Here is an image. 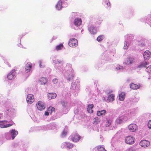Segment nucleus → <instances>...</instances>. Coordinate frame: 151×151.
<instances>
[{
    "instance_id": "f257e3e1",
    "label": "nucleus",
    "mask_w": 151,
    "mask_h": 151,
    "mask_svg": "<svg viewBox=\"0 0 151 151\" xmlns=\"http://www.w3.org/2000/svg\"><path fill=\"white\" fill-rule=\"evenodd\" d=\"M128 120L127 117L124 116L122 115L118 116L116 119L115 123L116 124H121L126 122Z\"/></svg>"
},
{
    "instance_id": "f03ea898",
    "label": "nucleus",
    "mask_w": 151,
    "mask_h": 151,
    "mask_svg": "<svg viewBox=\"0 0 151 151\" xmlns=\"http://www.w3.org/2000/svg\"><path fill=\"white\" fill-rule=\"evenodd\" d=\"M135 142L134 137L131 136H128L126 137L125 139V142L127 144L132 145Z\"/></svg>"
},
{
    "instance_id": "7ed1b4c3",
    "label": "nucleus",
    "mask_w": 151,
    "mask_h": 151,
    "mask_svg": "<svg viewBox=\"0 0 151 151\" xmlns=\"http://www.w3.org/2000/svg\"><path fill=\"white\" fill-rule=\"evenodd\" d=\"M68 45L70 47H75L78 45V41L75 38L71 39L69 40Z\"/></svg>"
},
{
    "instance_id": "20e7f679",
    "label": "nucleus",
    "mask_w": 151,
    "mask_h": 151,
    "mask_svg": "<svg viewBox=\"0 0 151 151\" xmlns=\"http://www.w3.org/2000/svg\"><path fill=\"white\" fill-rule=\"evenodd\" d=\"M81 137L77 133L73 134L71 137L72 140L74 142H76L81 139Z\"/></svg>"
},
{
    "instance_id": "39448f33",
    "label": "nucleus",
    "mask_w": 151,
    "mask_h": 151,
    "mask_svg": "<svg viewBox=\"0 0 151 151\" xmlns=\"http://www.w3.org/2000/svg\"><path fill=\"white\" fill-rule=\"evenodd\" d=\"M26 101L28 103H32L35 101L33 95L31 94H28L27 97Z\"/></svg>"
},
{
    "instance_id": "423d86ee",
    "label": "nucleus",
    "mask_w": 151,
    "mask_h": 151,
    "mask_svg": "<svg viewBox=\"0 0 151 151\" xmlns=\"http://www.w3.org/2000/svg\"><path fill=\"white\" fill-rule=\"evenodd\" d=\"M36 106L38 109L40 111L43 110L45 108L44 104L40 101L38 102V103L36 104Z\"/></svg>"
},
{
    "instance_id": "0eeeda50",
    "label": "nucleus",
    "mask_w": 151,
    "mask_h": 151,
    "mask_svg": "<svg viewBox=\"0 0 151 151\" xmlns=\"http://www.w3.org/2000/svg\"><path fill=\"white\" fill-rule=\"evenodd\" d=\"M16 70L15 69L12 70L8 74L7 78L9 80H12L15 78L16 76L14 72Z\"/></svg>"
},
{
    "instance_id": "6e6552de",
    "label": "nucleus",
    "mask_w": 151,
    "mask_h": 151,
    "mask_svg": "<svg viewBox=\"0 0 151 151\" xmlns=\"http://www.w3.org/2000/svg\"><path fill=\"white\" fill-rule=\"evenodd\" d=\"M128 128L130 131L134 132L137 129V127L136 124H131L129 125Z\"/></svg>"
},
{
    "instance_id": "1a4fd4ad",
    "label": "nucleus",
    "mask_w": 151,
    "mask_h": 151,
    "mask_svg": "<svg viewBox=\"0 0 151 151\" xmlns=\"http://www.w3.org/2000/svg\"><path fill=\"white\" fill-rule=\"evenodd\" d=\"M139 145L142 147H147L149 145L150 142L148 141L143 140L140 142Z\"/></svg>"
},
{
    "instance_id": "9d476101",
    "label": "nucleus",
    "mask_w": 151,
    "mask_h": 151,
    "mask_svg": "<svg viewBox=\"0 0 151 151\" xmlns=\"http://www.w3.org/2000/svg\"><path fill=\"white\" fill-rule=\"evenodd\" d=\"M151 53L149 50H146L144 53L143 56L145 59L146 60L150 57Z\"/></svg>"
},
{
    "instance_id": "9b49d317",
    "label": "nucleus",
    "mask_w": 151,
    "mask_h": 151,
    "mask_svg": "<svg viewBox=\"0 0 151 151\" xmlns=\"http://www.w3.org/2000/svg\"><path fill=\"white\" fill-rule=\"evenodd\" d=\"M66 146L67 148L69 149H71L73 148V144L70 142H63L62 145V146Z\"/></svg>"
},
{
    "instance_id": "f8f14e48",
    "label": "nucleus",
    "mask_w": 151,
    "mask_h": 151,
    "mask_svg": "<svg viewBox=\"0 0 151 151\" xmlns=\"http://www.w3.org/2000/svg\"><path fill=\"white\" fill-rule=\"evenodd\" d=\"M32 68V65L30 63H28L25 66V70L27 73L29 72Z\"/></svg>"
},
{
    "instance_id": "ddd939ff",
    "label": "nucleus",
    "mask_w": 151,
    "mask_h": 151,
    "mask_svg": "<svg viewBox=\"0 0 151 151\" xmlns=\"http://www.w3.org/2000/svg\"><path fill=\"white\" fill-rule=\"evenodd\" d=\"M56 96L57 95L55 93H49L47 94L48 99L50 100L55 99Z\"/></svg>"
},
{
    "instance_id": "4468645a",
    "label": "nucleus",
    "mask_w": 151,
    "mask_h": 151,
    "mask_svg": "<svg viewBox=\"0 0 151 151\" xmlns=\"http://www.w3.org/2000/svg\"><path fill=\"white\" fill-rule=\"evenodd\" d=\"M129 86L131 88L134 90L139 89L140 87L139 84L137 85L133 83L130 84Z\"/></svg>"
},
{
    "instance_id": "2eb2a0df",
    "label": "nucleus",
    "mask_w": 151,
    "mask_h": 151,
    "mask_svg": "<svg viewBox=\"0 0 151 151\" xmlns=\"http://www.w3.org/2000/svg\"><path fill=\"white\" fill-rule=\"evenodd\" d=\"M82 22V20L80 18H77L75 19L74 24L76 26H78L81 25Z\"/></svg>"
},
{
    "instance_id": "dca6fc26",
    "label": "nucleus",
    "mask_w": 151,
    "mask_h": 151,
    "mask_svg": "<svg viewBox=\"0 0 151 151\" xmlns=\"http://www.w3.org/2000/svg\"><path fill=\"white\" fill-rule=\"evenodd\" d=\"M90 33L93 34H95L97 32V30L93 27L91 26L88 29Z\"/></svg>"
},
{
    "instance_id": "f3484780",
    "label": "nucleus",
    "mask_w": 151,
    "mask_h": 151,
    "mask_svg": "<svg viewBox=\"0 0 151 151\" xmlns=\"http://www.w3.org/2000/svg\"><path fill=\"white\" fill-rule=\"evenodd\" d=\"M125 94L124 92H122L119 95V100L120 101H123L125 99Z\"/></svg>"
},
{
    "instance_id": "a211bd4d",
    "label": "nucleus",
    "mask_w": 151,
    "mask_h": 151,
    "mask_svg": "<svg viewBox=\"0 0 151 151\" xmlns=\"http://www.w3.org/2000/svg\"><path fill=\"white\" fill-rule=\"evenodd\" d=\"M93 107V104H89L87 108V111L89 113H92L93 112L92 109Z\"/></svg>"
},
{
    "instance_id": "6ab92c4d",
    "label": "nucleus",
    "mask_w": 151,
    "mask_h": 151,
    "mask_svg": "<svg viewBox=\"0 0 151 151\" xmlns=\"http://www.w3.org/2000/svg\"><path fill=\"white\" fill-rule=\"evenodd\" d=\"M18 132L15 131L14 129H12L11 132L12 139H14L15 137L17 136L18 134Z\"/></svg>"
},
{
    "instance_id": "aec40b11",
    "label": "nucleus",
    "mask_w": 151,
    "mask_h": 151,
    "mask_svg": "<svg viewBox=\"0 0 151 151\" xmlns=\"http://www.w3.org/2000/svg\"><path fill=\"white\" fill-rule=\"evenodd\" d=\"M62 7V1L61 0H59L56 5V8L58 10H60Z\"/></svg>"
},
{
    "instance_id": "412c9836",
    "label": "nucleus",
    "mask_w": 151,
    "mask_h": 151,
    "mask_svg": "<svg viewBox=\"0 0 151 151\" xmlns=\"http://www.w3.org/2000/svg\"><path fill=\"white\" fill-rule=\"evenodd\" d=\"M114 100V96L113 94L109 95L108 97V100L109 102H112Z\"/></svg>"
},
{
    "instance_id": "4be33fe9",
    "label": "nucleus",
    "mask_w": 151,
    "mask_h": 151,
    "mask_svg": "<svg viewBox=\"0 0 151 151\" xmlns=\"http://www.w3.org/2000/svg\"><path fill=\"white\" fill-rule=\"evenodd\" d=\"M100 119L97 117L94 118L93 119V123L96 124H98L100 121Z\"/></svg>"
},
{
    "instance_id": "5701e85b",
    "label": "nucleus",
    "mask_w": 151,
    "mask_h": 151,
    "mask_svg": "<svg viewBox=\"0 0 151 151\" xmlns=\"http://www.w3.org/2000/svg\"><path fill=\"white\" fill-rule=\"evenodd\" d=\"M106 111L105 110L98 111L97 112V115L98 116H101L104 114Z\"/></svg>"
},
{
    "instance_id": "b1692460",
    "label": "nucleus",
    "mask_w": 151,
    "mask_h": 151,
    "mask_svg": "<svg viewBox=\"0 0 151 151\" xmlns=\"http://www.w3.org/2000/svg\"><path fill=\"white\" fill-rule=\"evenodd\" d=\"M47 110L50 114H51L53 112H55V108L52 107H50L49 108H48Z\"/></svg>"
},
{
    "instance_id": "393cba45",
    "label": "nucleus",
    "mask_w": 151,
    "mask_h": 151,
    "mask_svg": "<svg viewBox=\"0 0 151 151\" xmlns=\"http://www.w3.org/2000/svg\"><path fill=\"white\" fill-rule=\"evenodd\" d=\"M96 148L99 151H106L104 147L101 146H97Z\"/></svg>"
},
{
    "instance_id": "a878e982",
    "label": "nucleus",
    "mask_w": 151,
    "mask_h": 151,
    "mask_svg": "<svg viewBox=\"0 0 151 151\" xmlns=\"http://www.w3.org/2000/svg\"><path fill=\"white\" fill-rule=\"evenodd\" d=\"M134 59L132 58H129L127 61V63L128 64H132L133 62Z\"/></svg>"
},
{
    "instance_id": "bb28decb",
    "label": "nucleus",
    "mask_w": 151,
    "mask_h": 151,
    "mask_svg": "<svg viewBox=\"0 0 151 151\" xmlns=\"http://www.w3.org/2000/svg\"><path fill=\"white\" fill-rule=\"evenodd\" d=\"M40 81L41 82L42 85H45L47 82V80L45 78H42L40 80Z\"/></svg>"
},
{
    "instance_id": "cd10ccee",
    "label": "nucleus",
    "mask_w": 151,
    "mask_h": 151,
    "mask_svg": "<svg viewBox=\"0 0 151 151\" xmlns=\"http://www.w3.org/2000/svg\"><path fill=\"white\" fill-rule=\"evenodd\" d=\"M104 38V35L99 36L97 38V40L98 42L101 41Z\"/></svg>"
},
{
    "instance_id": "c85d7f7f",
    "label": "nucleus",
    "mask_w": 151,
    "mask_h": 151,
    "mask_svg": "<svg viewBox=\"0 0 151 151\" xmlns=\"http://www.w3.org/2000/svg\"><path fill=\"white\" fill-rule=\"evenodd\" d=\"M60 104L63 107H65L67 104V102L64 101H61L60 102Z\"/></svg>"
},
{
    "instance_id": "c756f323",
    "label": "nucleus",
    "mask_w": 151,
    "mask_h": 151,
    "mask_svg": "<svg viewBox=\"0 0 151 151\" xmlns=\"http://www.w3.org/2000/svg\"><path fill=\"white\" fill-rule=\"evenodd\" d=\"M138 45L141 47H144L145 46V42L144 41H140L139 42Z\"/></svg>"
},
{
    "instance_id": "7c9ffc66",
    "label": "nucleus",
    "mask_w": 151,
    "mask_h": 151,
    "mask_svg": "<svg viewBox=\"0 0 151 151\" xmlns=\"http://www.w3.org/2000/svg\"><path fill=\"white\" fill-rule=\"evenodd\" d=\"M63 45L61 44L60 45L57 46L56 47V49L57 50H60L63 47Z\"/></svg>"
},
{
    "instance_id": "2f4dec72",
    "label": "nucleus",
    "mask_w": 151,
    "mask_h": 151,
    "mask_svg": "<svg viewBox=\"0 0 151 151\" xmlns=\"http://www.w3.org/2000/svg\"><path fill=\"white\" fill-rule=\"evenodd\" d=\"M74 77V76L72 74H69L68 75V76L66 77L68 81L70 80L73 78Z\"/></svg>"
},
{
    "instance_id": "473e14b6",
    "label": "nucleus",
    "mask_w": 151,
    "mask_h": 151,
    "mask_svg": "<svg viewBox=\"0 0 151 151\" xmlns=\"http://www.w3.org/2000/svg\"><path fill=\"white\" fill-rule=\"evenodd\" d=\"M129 46V43L127 42H125L124 43V49H127L128 47Z\"/></svg>"
},
{
    "instance_id": "72a5a7b5",
    "label": "nucleus",
    "mask_w": 151,
    "mask_h": 151,
    "mask_svg": "<svg viewBox=\"0 0 151 151\" xmlns=\"http://www.w3.org/2000/svg\"><path fill=\"white\" fill-rule=\"evenodd\" d=\"M146 71L149 73H151V65H150L146 68Z\"/></svg>"
},
{
    "instance_id": "f704fd0d",
    "label": "nucleus",
    "mask_w": 151,
    "mask_h": 151,
    "mask_svg": "<svg viewBox=\"0 0 151 151\" xmlns=\"http://www.w3.org/2000/svg\"><path fill=\"white\" fill-rule=\"evenodd\" d=\"M105 2L106 5V7H111L110 3L109 1H106Z\"/></svg>"
},
{
    "instance_id": "c9c22d12",
    "label": "nucleus",
    "mask_w": 151,
    "mask_h": 151,
    "mask_svg": "<svg viewBox=\"0 0 151 151\" xmlns=\"http://www.w3.org/2000/svg\"><path fill=\"white\" fill-rule=\"evenodd\" d=\"M149 63L148 62H145V63H142L141 64V66L142 67H145L147 65L149 64Z\"/></svg>"
},
{
    "instance_id": "e433bc0d",
    "label": "nucleus",
    "mask_w": 151,
    "mask_h": 151,
    "mask_svg": "<svg viewBox=\"0 0 151 151\" xmlns=\"http://www.w3.org/2000/svg\"><path fill=\"white\" fill-rule=\"evenodd\" d=\"M111 123V121L110 120H109L107 121V122H106V124H105V125L106 127H109Z\"/></svg>"
},
{
    "instance_id": "4c0bfd02",
    "label": "nucleus",
    "mask_w": 151,
    "mask_h": 151,
    "mask_svg": "<svg viewBox=\"0 0 151 151\" xmlns=\"http://www.w3.org/2000/svg\"><path fill=\"white\" fill-rule=\"evenodd\" d=\"M67 131L64 130L62 132L61 135L62 137H65L67 134Z\"/></svg>"
},
{
    "instance_id": "58836bf2",
    "label": "nucleus",
    "mask_w": 151,
    "mask_h": 151,
    "mask_svg": "<svg viewBox=\"0 0 151 151\" xmlns=\"http://www.w3.org/2000/svg\"><path fill=\"white\" fill-rule=\"evenodd\" d=\"M148 127L150 128L151 129V120H149L148 124Z\"/></svg>"
},
{
    "instance_id": "ea45409f",
    "label": "nucleus",
    "mask_w": 151,
    "mask_h": 151,
    "mask_svg": "<svg viewBox=\"0 0 151 151\" xmlns=\"http://www.w3.org/2000/svg\"><path fill=\"white\" fill-rule=\"evenodd\" d=\"M117 69H123V67L121 66L120 65H118L117 66L116 68Z\"/></svg>"
},
{
    "instance_id": "a19ab883",
    "label": "nucleus",
    "mask_w": 151,
    "mask_h": 151,
    "mask_svg": "<svg viewBox=\"0 0 151 151\" xmlns=\"http://www.w3.org/2000/svg\"><path fill=\"white\" fill-rule=\"evenodd\" d=\"M13 125V124H7L6 125H5V127H5V128L8 127L10 126H12V125Z\"/></svg>"
},
{
    "instance_id": "79ce46f5",
    "label": "nucleus",
    "mask_w": 151,
    "mask_h": 151,
    "mask_svg": "<svg viewBox=\"0 0 151 151\" xmlns=\"http://www.w3.org/2000/svg\"><path fill=\"white\" fill-rule=\"evenodd\" d=\"M3 121H2V123H0V127L1 128H5V125H4L3 124Z\"/></svg>"
},
{
    "instance_id": "37998d69",
    "label": "nucleus",
    "mask_w": 151,
    "mask_h": 151,
    "mask_svg": "<svg viewBox=\"0 0 151 151\" xmlns=\"http://www.w3.org/2000/svg\"><path fill=\"white\" fill-rule=\"evenodd\" d=\"M52 82L53 83H56L58 82V80L56 78L54 79L53 80Z\"/></svg>"
},
{
    "instance_id": "c03bdc74",
    "label": "nucleus",
    "mask_w": 151,
    "mask_h": 151,
    "mask_svg": "<svg viewBox=\"0 0 151 151\" xmlns=\"http://www.w3.org/2000/svg\"><path fill=\"white\" fill-rule=\"evenodd\" d=\"M127 151H134L132 148H130L127 150Z\"/></svg>"
},
{
    "instance_id": "a18cd8bd",
    "label": "nucleus",
    "mask_w": 151,
    "mask_h": 151,
    "mask_svg": "<svg viewBox=\"0 0 151 151\" xmlns=\"http://www.w3.org/2000/svg\"><path fill=\"white\" fill-rule=\"evenodd\" d=\"M49 111H45V115L46 116H48L49 115Z\"/></svg>"
},
{
    "instance_id": "49530a36",
    "label": "nucleus",
    "mask_w": 151,
    "mask_h": 151,
    "mask_svg": "<svg viewBox=\"0 0 151 151\" xmlns=\"http://www.w3.org/2000/svg\"><path fill=\"white\" fill-rule=\"evenodd\" d=\"M39 65H40V67H41V68H42L44 67L43 66H42V64H41V62H40V63H39Z\"/></svg>"
},
{
    "instance_id": "de8ad7c7",
    "label": "nucleus",
    "mask_w": 151,
    "mask_h": 151,
    "mask_svg": "<svg viewBox=\"0 0 151 151\" xmlns=\"http://www.w3.org/2000/svg\"><path fill=\"white\" fill-rule=\"evenodd\" d=\"M0 123H2V121H0Z\"/></svg>"
},
{
    "instance_id": "09e8293b",
    "label": "nucleus",
    "mask_w": 151,
    "mask_h": 151,
    "mask_svg": "<svg viewBox=\"0 0 151 151\" xmlns=\"http://www.w3.org/2000/svg\"><path fill=\"white\" fill-rule=\"evenodd\" d=\"M4 121L6 122H7V121Z\"/></svg>"
}]
</instances>
